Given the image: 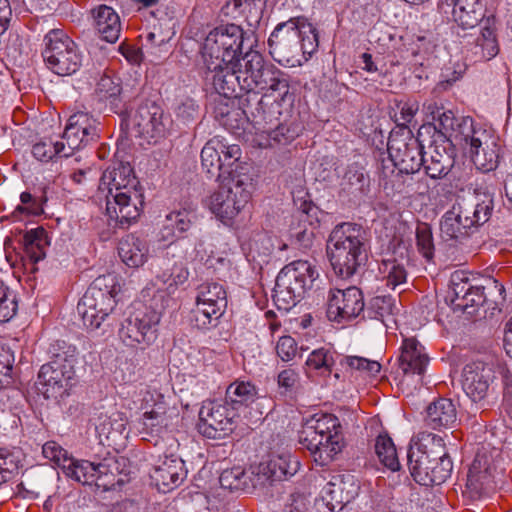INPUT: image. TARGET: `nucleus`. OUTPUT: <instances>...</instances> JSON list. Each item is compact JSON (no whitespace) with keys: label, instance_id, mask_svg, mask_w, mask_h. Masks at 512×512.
Listing matches in <instances>:
<instances>
[{"label":"nucleus","instance_id":"bf43d9fd","mask_svg":"<svg viewBox=\"0 0 512 512\" xmlns=\"http://www.w3.org/2000/svg\"><path fill=\"white\" fill-rule=\"evenodd\" d=\"M380 271L384 274L386 285L393 290L406 282V270L401 264L397 263L396 260L383 261Z\"/></svg>","mask_w":512,"mask_h":512},{"label":"nucleus","instance_id":"58836bf2","mask_svg":"<svg viewBox=\"0 0 512 512\" xmlns=\"http://www.w3.org/2000/svg\"><path fill=\"white\" fill-rule=\"evenodd\" d=\"M398 310L395 299L390 295L375 296L373 297L366 309H364V316L369 319H375L385 327H390L391 323H394V314Z\"/></svg>","mask_w":512,"mask_h":512},{"label":"nucleus","instance_id":"3c124183","mask_svg":"<svg viewBox=\"0 0 512 512\" xmlns=\"http://www.w3.org/2000/svg\"><path fill=\"white\" fill-rule=\"evenodd\" d=\"M62 471L67 477L82 484L91 485L94 483L93 473L95 472V468L93 462L70 458L68 463L64 465Z\"/></svg>","mask_w":512,"mask_h":512},{"label":"nucleus","instance_id":"ea45409f","mask_svg":"<svg viewBox=\"0 0 512 512\" xmlns=\"http://www.w3.org/2000/svg\"><path fill=\"white\" fill-rule=\"evenodd\" d=\"M26 257L37 263L46 256V247L49 245L48 235L44 228L38 227L27 231L22 239Z\"/></svg>","mask_w":512,"mask_h":512},{"label":"nucleus","instance_id":"9d476101","mask_svg":"<svg viewBox=\"0 0 512 512\" xmlns=\"http://www.w3.org/2000/svg\"><path fill=\"white\" fill-rule=\"evenodd\" d=\"M229 180L207 199L209 210L223 223L228 224L251 199L253 180L248 174L229 172Z\"/></svg>","mask_w":512,"mask_h":512},{"label":"nucleus","instance_id":"37998d69","mask_svg":"<svg viewBox=\"0 0 512 512\" xmlns=\"http://www.w3.org/2000/svg\"><path fill=\"white\" fill-rule=\"evenodd\" d=\"M33 156L41 162H49L55 157L68 158L74 153L68 148L65 140L53 141L51 138H45L35 143L32 147Z\"/></svg>","mask_w":512,"mask_h":512},{"label":"nucleus","instance_id":"393cba45","mask_svg":"<svg viewBox=\"0 0 512 512\" xmlns=\"http://www.w3.org/2000/svg\"><path fill=\"white\" fill-rule=\"evenodd\" d=\"M444 13L450 12L453 20L463 29H470L484 18V5L481 0H443L440 5Z\"/></svg>","mask_w":512,"mask_h":512},{"label":"nucleus","instance_id":"338daca9","mask_svg":"<svg viewBox=\"0 0 512 512\" xmlns=\"http://www.w3.org/2000/svg\"><path fill=\"white\" fill-rule=\"evenodd\" d=\"M473 283L463 273H455L451 277L452 302L458 307L459 302L465 301L472 289Z\"/></svg>","mask_w":512,"mask_h":512},{"label":"nucleus","instance_id":"09e8293b","mask_svg":"<svg viewBox=\"0 0 512 512\" xmlns=\"http://www.w3.org/2000/svg\"><path fill=\"white\" fill-rule=\"evenodd\" d=\"M77 313L88 330L102 329V331H105L110 326L109 318L104 316L97 306L91 305L90 309L86 307L83 296L77 304Z\"/></svg>","mask_w":512,"mask_h":512},{"label":"nucleus","instance_id":"b1692460","mask_svg":"<svg viewBox=\"0 0 512 512\" xmlns=\"http://www.w3.org/2000/svg\"><path fill=\"white\" fill-rule=\"evenodd\" d=\"M459 212L464 218L466 225H471L473 229L485 224L491 217L494 209L493 196L487 191H475L471 199H462L455 203Z\"/></svg>","mask_w":512,"mask_h":512},{"label":"nucleus","instance_id":"5701e85b","mask_svg":"<svg viewBox=\"0 0 512 512\" xmlns=\"http://www.w3.org/2000/svg\"><path fill=\"white\" fill-rule=\"evenodd\" d=\"M204 68L206 82L212 84L219 95L225 98H237L244 93L241 79L237 77L238 68L236 62L224 64L216 69H212V67Z\"/></svg>","mask_w":512,"mask_h":512},{"label":"nucleus","instance_id":"49530a36","mask_svg":"<svg viewBox=\"0 0 512 512\" xmlns=\"http://www.w3.org/2000/svg\"><path fill=\"white\" fill-rule=\"evenodd\" d=\"M315 210L316 207L304 202L301 209L294 216L298 220V226L290 229V235L303 246H308L311 243L313 231L308 227L312 225L309 221V216Z\"/></svg>","mask_w":512,"mask_h":512},{"label":"nucleus","instance_id":"473e14b6","mask_svg":"<svg viewBox=\"0 0 512 512\" xmlns=\"http://www.w3.org/2000/svg\"><path fill=\"white\" fill-rule=\"evenodd\" d=\"M485 282L486 285L473 284L469 295L466 297L465 301L459 302L458 308L467 310L468 308H477L483 305H487L488 308H490L491 305L488 297H494L496 294L504 299L502 294L505 292V288L502 284L493 278H488Z\"/></svg>","mask_w":512,"mask_h":512},{"label":"nucleus","instance_id":"72a5a7b5","mask_svg":"<svg viewBox=\"0 0 512 512\" xmlns=\"http://www.w3.org/2000/svg\"><path fill=\"white\" fill-rule=\"evenodd\" d=\"M255 468L246 472L241 467H234L224 470L219 483L223 489L231 492H251L253 489L260 488V484L254 483Z\"/></svg>","mask_w":512,"mask_h":512},{"label":"nucleus","instance_id":"bb28decb","mask_svg":"<svg viewBox=\"0 0 512 512\" xmlns=\"http://www.w3.org/2000/svg\"><path fill=\"white\" fill-rule=\"evenodd\" d=\"M91 13L93 25L99 37L108 43H115L122 30L118 13L104 4L92 9Z\"/></svg>","mask_w":512,"mask_h":512},{"label":"nucleus","instance_id":"5fc2aeb1","mask_svg":"<svg viewBox=\"0 0 512 512\" xmlns=\"http://www.w3.org/2000/svg\"><path fill=\"white\" fill-rule=\"evenodd\" d=\"M20 462L19 449L0 448V485L12 478L18 471Z\"/></svg>","mask_w":512,"mask_h":512},{"label":"nucleus","instance_id":"aec40b11","mask_svg":"<svg viewBox=\"0 0 512 512\" xmlns=\"http://www.w3.org/2000/svg\"><path fill=\"white\" fill-rule=\"evenodd\" d=\"M454 156L455 151L450 141L440 136V139H433L428 151L424 152L422 167L430 178L441 179L454 166Z\"/></svg>","mask_w":512,"mask_h":512},{"label":"nucleus","instance_id":"ddd939ff","mask_svg":"<svg viewBox=\"0 0 512 512\" xmlns=\"http://www.w3.org/2000/svg\"><path fill=\"white\" fill-rule=\"evenodd\" d=\"M489 444L478 448L467 473L466 489L471 497H481L494 489L495 459L501 454L500 448L489 449Z\"/></svg>","mask_w":512,"mask_h":512},{"label":"nucleus","instance_id":"e2e57ef3","mask_svg":"<svg viewBox=\"0 0 512 512\" xmlns=\"http://www.w3.org/2000/svg\"><path fill=\"white\" fill-rule=\"evenodd\" d=\"M300 132L301 127L299 124H284L278 120L276 125L273 126L271 133H267V136L277 143L286 144L299 136Z\"/></svg>","mask_w":512,"mask_h":512},{"label":"nucleus","instance_id":"8fccbe9b","mask_svg":"<svg viewBox=\"0 0 512 512\" xmlns=\"http://www.w3.org/2000/svg\"><path fill=\"white\" fill-rule=\"evenodd\" d=\"M189 277L187 267L182 263H175L171 269L164 270L156 276L157 281L165 288L168 294H173L179 286L183 285Z\"/></svg>","mask_w":512,"mask_h":512},{"label":"nucleus","instance_id":"2f4dec72","mask_svg":"<svg viewBox=\"0 0 512 512\" xmlns=\"http://www.w3.org/2000/svg\"><path fill=\"white\" fill-rule=\"evenodd\" d=\"M459 123L457 128L451 134L450 138H447L451 146L460 145L469 147H481L483 145V138H487V133L481 128L474 126V121L469 116H459Z\"/></svg>","mask_w":512,"mask_h":512},{"label":"nucleus","instance_id":"f03ea898","mask_svg":"<svg viewBox=\"0 0 512 512\" xmlns=\"http://www.w3.org/2000/svg\"><path fill=\"white\" fill-rule=\"evenodd\" d=\"M408 467L413 479L423 486L444 483L453 470V463L440 436L422 433L407 453Z\"/></svg>","mask_w":512,"mask_h":512},{"label":"nucleus","instance_id":"4468645a","mask_svg":"<svg viewBox=\"0 0 512 512\" xmlns=\"http://www.w3.org/2000/svg\"><path fill=\"white\" fill-rule=\"evenodd\" d=\"M237 412L225 400L205 401L199 411V432L211 439L230 434L235 427Z\"/></svg>","mask_w":512,"mask_h":512},{"label":"nucleus","instance_id":"f3484780","mask_svg":"<svg viewBox=\"0 0 512 512\" xmlns=\"http://www.w3.org/2000/svg\"><path fill=\"white\" fill-rule=\"evenodd\" d=\"M362 292L356 287L330 290L327 298V316L331 321H350L364 312Z\"/></svg>","mask_w":512,"mask_h":512},{"label":"nucleus","instance_id":"f257e3e1","mask_svg":"<svg viewBox=\"0 0 512 512\" xmlns=\"http://www.w3.org/2000/svg\"><path fill=\"white\" fill-rule=\"evenodd\" d=\"M108 185L106 213L114 227L126 228L136 221L144 204V196L138 188L139 182L130 164L119 163L112 170L107 169L101 178Z\"/></svg>","mask_w":512,"mask_h":512},{"label":"nucleus","instance_id":"f8f14e48","mask_svg":"<svg viewBox=\"0 0 512 512\" xmlns=\"http://www.w3.org/2000/svg\"><path fill=\"white\" fill-rule=\"evenodd\" d=\"M162 316L160 309L145 306L127 317L119 329L121 341L130 347L145 349L158 338L159 324Z\"/></svg>","mask_w":512,"mask_h":512},{"label":"nucleus","instance_id":"69168bd1","mask_svg":"<svg viewBox=\"0 0 512 512\" xmlns=\"http://www.w3.org/2000/svg\"><path fill=\"white\" fill-rule=\"evenodd\" d=\"M453 123H456V116L451 110H444L437 116V119L434 121L433 129V139H440V136L445 138H450L451 134L455 129L453 128Z\"/></svg>","mask_w":512,"mask_h":512},{"label":"nucleus","instance_id":"0e129e2a","mask_svg":"<svg viewBox=\"0 0 512 512\" xmlns=\"http://www.w3.org/2000/svg\"><path fill=\"white\" fill-rule=\"evenodd\" d=\"M416 243L418 250L422 255L430 260L434 255L433 235L430 226L426 223H421L416 229Z\"/></svg>","mask_w":512,"mask_h":512},{"label":"nucleus","instance_id":"412c9836","mask_svg":"<svg viewBox=\"0 0 512 512\" xmlns=\"http://www.w3.org/2000/svg\"><path fill=\"white\" fill-rule=\"evenodd\" d=\"M62 138L73 153L98 138L97 121L86 112L70 116Z\"/></svg>","mask_w":512,"mask_h":512},{"label":"nucleus","instance_id":"774afa93","mask_svg":"<svg viewBox=\"0 0 512 512\" xmlns=\"http://www.w3.org/2000/svg\"><path fill=\"white\" fill-rule=\"evenodd\" d=\"M335 480L339 494L343 497L344 504L347 505L358 495L359 485L352 475H336Z\"/></svg>","mask_w":512,"mask_h":512},{"label":"nucleus","instance_id":"de8ad7c7","mask_svg":"<svg viewBox=\"0 0 512 512\" xmlns=\"http://www.w3.org/2000/svg\"><path fill=\"white\" fill-rule=\"evenodd\" d=\"M375 453L379 461L391 471H397L400 463L396 447L392 439L386 434H380L375 441Z\"/></svg>","mask_w":512,"mask_h":512},{"label":"nucleus","instance_id":"423d86ee","mask_svg":"<svg viewBox=\"0 0 512 512\" xmlns=\"http://www.w3.org/2000/svg\"><path fill=\"white\" fill-rule=\"evenodd\" d=\"M236 63L237 77L241 79L244 93L264 92V97H272L278 105L279 102L291 98L287 75L274 65L266 63L259 52L250 50L237 59Z\"/></svg>","mask_w":512,"mask_h":512},{"label":"nucleus","instance_id":"79ce46f5","mask_svg":"<svg viewBox=\"0 0 512 512\" xmlns=\"http://www.w3.org/2000/svg\"><path fill=\"white\" fill-rule=\"evenodd\" d=\"M218 37L219 45H225L226 50L234 54L236 59L242 54V48L245 42V33L243 29L235 24H227L216 27L212 30Z\"/></svg>","mask_w":512,"mask_h":512},{"label":"nucleus","instance_id":"c9c22d12","mask_svg":"<svg viewBox=\"0 0 512 512\" xmlns=\"http://www.w3.org/2000/svg\"><path fill=\"white\" fill-rule=\"evenodd\" d=\"M258 398V389L250 381L237 380L231 383L225 394V401L238 413Z\"/></svg>","mask_w":512,"mask_h":512},{"label":"nucleus","instance_id":"a19ab883","mask_svg":"<svg viewBox=\"0 0 512 512\" xmlns=\"http://www.w3.org/2000/svg\"><path fill=\"white\" fill-rule=\"evenodd\" d=\"M196 302L212 308L214 311H225L227 294L223 285L217 282H206L199 286Z\"/></svg>","mask_w":512,"mask_h":512},{"label":"nucleus","instance_id":"13d9d810","mask_svg":"<svg viewBox=\"0 0 512 512\" xmlns=\"http://www.w3.org/2000/svg\"><path fill=\"white\" fill-rule=\"evenodd\" d=\"M223 313L222 311H214V309L207 308L196 302V307L192 311L191 322L198 329L207 330L217 326L218 320Z\"/></svg>","mask_w":512,"mask_h":512},{"label":"nucleus","instance_id":"0eeeda50","mask_svg":"<svg viewBox=\"0 0 512 512\" xmlns=\"http://www.w3.org/2000/svg\"><path fill=\"white\" fill-rule=\"evenodd\" d=\"M51 360L42 365L37 389L46 399H57L67 394L75 379L77 348L64 340H57L49 348Z\"/></svg>","mask_w":512,"mask_h":512},{"label":"nucleus","instance_id":"cd10ccee","mask_svg":"<svg viewBox=\"0 0 512 512\" xmlns=\"http://www.w3.org/2000/svg\"><path fill=\"white\" fill-rule=\"evenodd\" d=\"M428 363L429 358L424 347L415 338H407L403 341L399 367L404 374L421 375Z\"/></svg>","mask_w":512,"mask_h":512},{"label":"nucleus","instance_id":"a211bd4d","mask_svg":"<svg viewBox=\"0 0 512 512\" xmlns=\"http://www.w3.org/2000/svg\"><path fill=\"white\" fill-rule=\"evenodd\" d=\"M299 468L300 462L295 456L290 453H281L255 467L254 483L264 488L275 481L289 479L298 472Z\"/></svg>","mask_w":512,"mask_h":512},{"label":"nucleus","instance_id":"7c9ffc66","mask_svg":"<svg viewBox=\"0 0 512 512\" xmlns=\"http://www.w3.org/2000/svg\"><path fill=\"white\" fill-rule=\"evenodd\" d=\"M149 247L147 242L133 234L122 238L118 254L122 262L130 268H138L147 261Z\"/></svg>","mask_w":512,"mask_h":512},{"label":"nucleus","instance_id":"6e6552de","mask_svg":"<svg viewBox=\"0 0 512 512\" xmlns=\"http://www.w3.org/2000/svg\"><path fill=\"white\" fill-rule=\"evenodd\" d=\"M424 147L409 128L394 129L390 132L387 150L393 166L397 169L388 175L382 171L384 189L391 188L401 192L404 187L403 174L409 175L418 172L424 161Z\"/></svg>","mask_w":512,"mask_h":512},{"label":"nucleus","instance_id":"4d7b16f0","mask_svg":"<svg viewBox=\"0 0 512 512\" xmlns=\"http://www.w3.org/2000/svg\"><path fill=\"white\" fill-rule=\"evenodd\" d=\"M95 472L93 473L94 483L97 486H108L114 484L115 472L119 470L118 461L113 458H105L102 461L93 462Z\"/></svg>","mask_w":512,"mask_h":512},{"label":"nucleus","instance_id":"c756f323","mask_svg":"<svg viewBox=\"0 0 512 512\" xmlns=\"http://www.w3.org/2000/svg\"><path fill=\"white\" fill-rule=\"evenodd\" d=\"M426 425L434 430L451 428L457 421V410L451 399L438 398L427 407Z\"/></svg>","mask_w":512,"mask_h":512},{"label":"nucleus","instance_id":"603ef678","mask_svg":"<svg viewBox=\"0 0 512 512\" xmlns=\"http://www.w3.org/2000/svg\"><path fill=\"white\" fill-rule=\"evenodd\" d=\"M316 501L318 507H325L327 512H338L343 509L345 504L339 494L335 476L323 486Z\"/></svg>","mask_w":512,"mask_h":512},{"label":"nucleus","instance_id":"1a4fd4ad","mask_svg":"<svg viewBox=\"0 0 512 512\" xmlns=\"http://www.w3.org/2000/svg\"><path fill=\"white\" fill-rule=\"evenodd\" d=\"M319 277L315 266L305 260L293 261L277 275L273 301L279 310L289 311L300 302Z\"/></svg>","mask_w":512,"mask_h":512},{"label":"nucleus","instance_id":"9b49d317","mask_svg":"<svg viewBox=\"0 0 512 512\" xmlns=\"http://www.w3.org/2000/svg\"><path fill=\"white\" fill-rule=\"evenodd\" d=\"M42 56L49 70L59 76L76 73L83 64L78 45L61 29L50 30L43 39Z\"/></svg>","mask_w":512,"mask_h":512},{"label":"nucleus","instance_id":"052dcab7","mask_svg":"<svg viewBox=\"0 0 512 512\" xmlns=\"http://www.w3.org/2000/svg\"><path fill=\"white\" fill-rule=\"evenodd\" d=\"M335 364L334 352L330 349L319 348L310 353L306 360V365L314 370H322L330 373Z\"/></svg>","mask_w":512,"mask_h":512},{"label":"nucleus","instance_id":"6e6d98bb","mask_svg":"<svg viewBox=\"0 0 512 512\" xmlns=\"http://www.w3.org/2000/svg\"><path fill=\"white\" fill-rule=\"evenodd\" d=\"M195 216L187 210L173 211L166 215L163 231H167L164 237L174 235L175 232L184 233L191 227Z\"/></svg>","mask_w":512,"mask_h":512},{"label":"nucleus","instance_id":"c03bdc74","mask_svg":"<svg viewBox=\"0 0 512 512\" xmlns=\"http://www.w3.org/2000/svg\"><path fill=\"white\" fill-rule=\"evenodd\" d=\"M220 148H225L224 143L218 137H214L201 150L202 169L211 176H220L218 172L224 170Z\"/></svg>","mask_w":512,"mask_h":512},{"label":"nucleus","instance_id":"7ed1b4c3","mask_svg":"<svg viewBox=\"0 0 512 512\" xmlns=\"http://www.w3.org/2000/svg\"><path fill=\"white\" fill-rule=\"evenodd\" d=\"M327 254L333 271L346 279L367 260L366 232L362 226L344 222L334 227L327 242Z\"/></svg>","mask_w":512,"mask_h":512},{"label":"nucleus","instance_id":"a878e982","mask_svg":"<svg viewBox=\"0 0 512 512\" xmlns=\"http://www.w3.org/2000/svg\"><path fill=\"white\" fill-rule=\"evenodd\" d=\"M466 48L467 56L474 62L489 61L498 55L500 48L493 19H486L479 35L468 41Z\"/></svg>","mask_w":512,"mask_h":512},{"label":"nucleus","instance_id":"6ab92c4d","mask_svg":"<svg viewBox=\"0 0 512 512\" xmlns=\"http://www.w3.org/2000/svg\"><path fill=\"white\" fill-rule=\"evenodd\" d=\"M132 124L140 136L148 139L164 137L171 125V119L154 103L138 107Z\"/></svg>","mask_w":512,"mask_h":512},{"label":"nucleus","instance_id":"f704fd0d","mask_svg":"<svg viewBox=\"0 0 512 512\" xmlns=\"http://www.w3.org/2000/svg\"><path fill=\"white\" fill-rule=\"evenodd\" d=\"M218 38L213 31L206 36L202 47V58L204 67H212L216 69L224 64L234 63L237 59L234 54L230 53L225 45H219Z\"/></svg>","mask_w":512,"mask_h":512},{"label":"nucleus","instance_id":"dca6fc26","mask_svg":"<svg viewBox=\"0 0 512 512\" xmlns=\"http://www.w3.org/2000/svg\"><path fill=\"white\" fill-rule=\"evenodd\" d=\"M98 99L109 107L110 111L120 116L128 115L131 101L137 93L123 86L121 79L112 72H104L96 85Z\"/></svg>","mask_w":512,"mask_h":512},{"label":"nucleus","instance_id":"2eb2a0df","mask_svg":"<svg viewBox=\"0 0 512 512\" xmlns=\"http://www.w3.org/2000/svg\"><path fill=\"white\" fill-rule=\"evenodd\" d=\"M462 376L466 396L479 408H484L494 391L496 376L493 366L481 361L472 362L465 365Z\"/></svg>","mask_w":512,"mask_h":512},{"label":"nucleus","instance_id":"39448f33","mask_svg":"<svg viewBox=\"0 0 512 512\" xmlns=\"http://www.w3.org/2000/svg\"><path fill=\"white\" fill-rule=\"evenodd\" d=\"M298 440L319 466L332 462L344 447L340 421L328 413H316L307 418L299 431Z\"/></svg>","mask_w":512,"mask_h":512},{"label":"nucleus","instance_id":"680f3d73","mask_svg":"<svg viewBox=\"0 0 512 512\" xmlns=\"http://www.w3.org/2000/svg\"><path fill=\"white\" fill-rule=\"evenodd\" d=\"M143 426L151 432H159L167 425L165 403L156 404V408L146 410L143 414Z\"/></svg>","mask_w":512,"mask_h":512},{"label":"nucleus","instance_id":"864d4df0","mask_svg":"<svg viewBox=\"0 0 512 512\" xmlns=\"http://www.w3.org/2000/svg\"><path fill=\"white\" fill-rule=\"evenodd\" d=\"M87 290H90L91 294L96 295V297L101 295L106 298L112 297L117 299L121 285L117 275L109 273L97 277Z\"/></svg>","mask_w":512,"mask_h":512},{"label":"nucleus","instance_id":"e433bc0d","mask_svg":"<svg viewBox=\"0 0 512 512\" xmlns=\"http://www.w3.org/2000/svg\"><path fill=\"white\" fill-rule=\"evenodd\" d=\"M456 204L446 211L440 221L442 237L446 240H460L467 237L473 230L471 225L464 223V218Z\"/></svg>","mask_w":512,"mask_h":512},{"label":"nucleus","instance_id":"20e7f679","mask_svg":"<svg viewBox=\"0 0 512 512\" xmlns=\"http://www.w3.org/2000/svg\"><path fill=\"white\" fill-rule=\"evenodd\" d=\"M318 45L316 28L304 17L279 23L268 39L270 55L281 64L294 65L301 54L311 57Z\"/></svg>","mask_w":512,"mask_h":512},{"label":"nucleus","instance_id":"c85d7f7f","mask_svg":"<svg viewBox=\"0 0 512 512\" xmlns=\"http://www.w3.org/2000/svg\"><path fill=\"white\" fill-rule=\"evenodd\" d=\"M339 186L346 196L361 199L370 191V178L362 166L353 163L341 175Z\"/></svg>","mask_w":512,"mask_h":512},{"label":"nucleus","instance_id":"4c0bfd02","mask_svg":"<svg viewBox=\"0 0 512 512\" xmlns=\"http://www.w3.org/2000/svg\"><path fill=\"white\" fill-rule=\"evenodd\" d=\"M264 98V96L260 98L257 101L256 107L248 108L244 110V113L258 133L267 135V133H271L273 126L276 125V122L279 120L276 114L280 115L281 113L279 110L272 108L267 110L266 107L268 104L264 101Z\"/></svg>","mask_w":512,"mask_h":512},{"label":"nucleus","instance_id":"a18cd8bd","mask_svg":"<svg viewBox=\"0 0 512 512\" xmlns=\"http://www.w3.org/2000/svg\"><path fill=\"white\" fill-rule=\"evenodd\" d=\"M489 136L483 138V145L481 147H471L470 153L475 165L479 166L484 171H491L498 166L499 155L496 150V144L490 141Z\"/></svg>","mask_w":512,"mask_h":512},{"label":"nucleus","instance_id":"4be33fe9","mask_svg":"<svg viewBox=\"0 0 512 512\" xmlns=\"http://www.w3.org/2000/svg\"><path fill=\"white\" fill-rule=\"evenodd\" d=\"M187 476L184 461L175 455L160 459L150 471V477L159 491L164 493L179 486Z\"/></svg>","mask_w":512,"mask_h":512}]
</instances>
